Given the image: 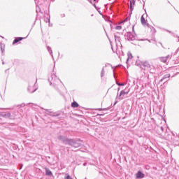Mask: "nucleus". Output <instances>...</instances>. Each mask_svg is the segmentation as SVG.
<instances>
[{"label":"nucleus","instance_id":"1","mask_svg":"<svg viewBox=\"0 0 179 179\" xmlns=\"http://www.w3.org/2000/svg\"><path fill=\"white\" fill-rule=\"evenodd\" d=\"M141 22L143 25L148 26L149 27V24L148 23V21L145 20V15H143L141 18Z\"/></svg>","mask_w":179,"mask_h":179},{"label":"nucleus","instance_id":"2","mask_svg":"<svg viewBox=\"0 0 179 179\" xmlns=\"http://www.w3.org/2000/svg\"><path fill=\"white\" fill-rule=\"evenodd\" d=\"M145 177V174L143 173H142V171H138L136 173V178L138 179V178H143Z\"/></svg>","mask_w":179,"mask_h":179},{"label":"nucleus","instance_id":"3","mask_svg":"<svg viewBox=\"0 0 179 179\" xmlns=\"http://www.w3.org/2000/svg\"><path fill=\"white\" fill-rule=\"evenodd\" d=\"M169 55L166 57H160V61L162 62H164V64H166V62H167V61H169Z\"/></svg>","mask_w":179,"mask_h":179},{"label":"nucleus","instance_id":"4","mask_svg":"<svg viewBox=\"0 0 179 179\" xmlns=\"http://www.w3.org/2000/svg\"><path fill=\"white\" fill-rule=\"evenodd\" d=\"M170 76H171V75L169 73H166L164 77L161 79L160 82H163V80H164V79H169V78H170Z\"/></svg>","mask_w":179,"mask_h":179},{"label":"nucleus","instance_id":"5","mask_svg":"<svg viewBox=\"0 0 179 179\" xmlns=\"http://www.w3.org/2000/svg\"><path fill=\"white\" fill-rule=\"evenodd\" d=\"M22 40H23V38L17 37L13 41V44H16L17 43H19V41H22Z\"/></svg>","mask_w":179,"mask_h":179},{"label":"nucleus","instance_id":"6","mask_svg":"<svg viewBox=\"0 0 179 179\" xmlns=\"http://www.w3.org/2000/svg\"><path fill=\"white\" fill-rule=\"evenodd\" d=\"M71 107H73V108H78V107H79V103L76 101H73L71 103Z\"/></svg>","mask_w":179,"mask_h":179},{"label":"nucleus","instance_id":"7","mask_svg":"<svg viewBox=\"0 0 179 179\" xmlns=\"http://www.w3.org/2000/svg\"><path fill=\"white\" fill-rule=\"evenodd\" d=\"M46 176H52V172L48 169H45Z\"/></svg>","mask_w":179,"mask_h":179},{"label":"nucleus","instance_id":"8","mask_svg":"<svg viewBox=\"0 0 179 179\" xmlns=\"http://www.w3.org/2000/svg\"><path fill=\"white\" fill-rule=\"evenodd\" d=\"M134 5H135V0H131L130 1V9L131 10L133 9L132 6H134Z\"/></svg>","mask_w":179,"mask_h":179},{"label":"nucleus","instance_id":"9","mask_svg":"<svg viewBox=\"0 0 179 179\" xmlns=\"http://www.w3.org/2000/svg\"><path fill=\"white\" fill-rule=\"evenodd\" d=\"M1 50L2 52L5 51V45L2 43L0 44Z\"/></svg>","mask_w":179,"mask_h":179},{"label":"nucleus","instance_id":"10","mask_svg":"<svg viewBox=\"0 0 179 179\" xmlns=\"http://www.w3.org/2000/svg\"><path fill=\"white\" fill-rule=\"evenodd\" d=\"M128 92H125V91L122 90L120 92V96H124V94H127Z\"/></svg>","mask_w":179,"mask_h":179},{"label":"nucleus","instance_id":"11","mask_svg":"<svg viewBox=\"0 0 179 179\" xmlns=\"http://www.w3.org/2000/svg\"><path fill=\"white\" fill-rule=\"evenodd\" d=\"M104 73H105L104 69H102L101 73V78H103V76H104Z\"/></svg>","mask_w":179,"mask_h":179},{"label":"nucleus","instance_id":"12","mask_svg":"<svg viewBox=\"0 0 179 179\" xmlns=\"http://www.w3.org/2000/svg\"><path fill=\"white\" fill-rule=\"evenodd\" d=\"M121 29H122V27H121V26L116 27V30H121Z\"/></svg>","mask_w":179,"mask_h":179},{"label":"nucleus","instance_id":"13","mask_svg":"<svg viewBox=\"0 0 179 179\" xmlns=\"http://www.w3.org/2000/svg\"><path fill=\"white\" fill-rule=\"evenodd\" d=\"M65 179H72V178L71 177V176L67 175Z\"/></svg>","mask_w":179,"mask_h":179},{"label":"nucleus","instance_id":"14","mask_svg":"<svg viewBox=\"0 0 179 179\" xmlns=\"http://www.w3.org/2000/svg\"><path fill=\"white\" fill-rule=\"evenodd\" d=\"M105 110H110V108H106V109H105Z\"/></svg>","mask_w":179,"mask_h":179},{"label":"nucleus","instance_id":"15","mask_svg":"<svg viewBox=\"0 0 179 179\" xmlns=\"http://www.w3.org/2000/svg\"><path fill=\"white\" fill-rule=\"evenodd\" d=\"M94 1H96V0H94Z\"/></svg>","mask_w":179,"mask_h":179}]
</instances>
